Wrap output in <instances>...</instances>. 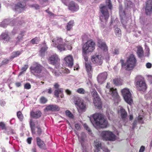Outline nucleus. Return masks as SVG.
<instances>
[{
    "label": "nucleus",
    "mask_w": 152,
    "mask_h": 152,
    "mask_svg": "<svg viewBox=\"0 0 152 152\" xmlns=\"http://www.w3.org/2000/svg\"><path fill=\"white\" fill-rule=\"evenodd\" d=\"M16 21V19H14L12 21H10L9 20H5L4 21H3L2 23H1V26L4 28L9 23V22H10L9 24L11 26H13L14 25V22H15Z\"/></svg>",
    "instance_id": "22"
},
{
    "label": "nucleus",
    "mask_w": 152,
    "mask_h": 152,
    "mask_svg": "<svg viewBox=\"0 0 152 152\" xmlns=\"http://www.w3.org/2000/svg\"><path fill=\"white\" fill-rule=\"evenodd\" d=\"M59 85L57 83H56L54 85V87L56 89H60L59 88Z\"/></svg>",
    "instance_id": "62"
},
{
    "label": "nucleus",
    "mask_w": 152,
    "mask_h": 152,
    "mask_svg": "<svg viewBox=\"0 0 152 152\" xmlns=\"http://www.w3.org/2000/svg\"><path fill=\"white\" fill-rule=\"evenodd\" d=\"M64 60L66 62V64L69 67L71 68L73 64L72 56L71 55H69L65 58Z\"/></svg>",
    "instance_id": "16"
},
{
    "label": "nucleus",
    "mask_w": 152,
    "mask_h": 152,
    "mask_svg": "<svg viewBox=\"0 0 152 152\" xmlns=\"http://www.w3.org/2000/svg\"><path fill=\"white\" fill-rule=\"evenodd\" d=\"M94 145L96 149L94 152H98L99 149L101 148V142L96 140L94 142Z\"/></svg>",
    "instance_id": "24"
},
{
    "label": "nucleus",
    "mask_w": 152,
    "mask_h": 152,
    "mask_svg": "<svg viewBox=\"0 0 152 152\" xmlns=\"http://www.w3.org/2000/svg\"><path fill=\"white\" fill-rule=\"evenodd\" d=\"M42 115V113L39 110L36 112L31 111L30 113L31 117L33 118H38L40 117Z\"/></svg>",
    "instance_id": "21"
},
{
    "label": "nucleus",
    "mask_w": 152,
    "mask_h": 152,
    "mask_svg": "<svg viewBox=\"0 0 152 152\" xmlns=\"http://www.w3.org/2000/svg\"><path fill=\"white\" fill-rule=\"evenodd\" d=\"M107 74L106 72L99 74L97 77L98 82L100 84H102L107 78Z\"/></svg>",
    "instance_id": "12"
},
{
    "label": "nucleus",
    "mask_w": 152,
    "mask_h": 152,
    "mask_svg": "<svg viewBox=\"0 0 152 152\" xmlns=\"http://www.w3.org/2000/svg\"><path fill=\"white\" fill-rule=\"evenodd\" d=\"M93 102L95 106L99 108L101 107L102 102L100 101V99L99 97H94V98Z\"/></svg>",
    "instance_id": "18"
},
{
    "label": "nucleus",
    "mask_w": 152,
    "mask_h": 152,
    "mask_svg": "<svg viewBox=\"0 0 152 152\" xmlns=\"http://www.w3.org/2000/svg\"><path fill=\"white\" fill-rule=\"evenodd\" d=\"M39 38L35 37L31 40V42L33 44H37L39 42Z\"/></svg>",
    "instance_id": "39"
},
{
    "label": "nucleus",
    "mask_w": 152,
    "mask_h": 152,
    "mask_svg": "<svg viewBox=\"0 0 152 152\" xmlns=\"http://www.w3.org/2000/svg\"><path fill=\"white\" fill-rule=\"evenodd\" d=\"M49 60L50 63L53 65L58 64L59 61L58 56L56 54L52 55L50 57Z\"/></svg>",
    "instance_id": "14"
},
{
    "label": "nucleus",
    "mask_w": 152,
    "mask_h": 152,
    "mask_svg": "<svg viewBox=\"0 0 152 152\" xmlns=\"http://www.w3.org/2000/svg\"><path fill=\"white\" fill-rule=\"evenodd\" d=\"M66 114V115L69 118H73L74 117L73 115L68 110H66L65 112Z\"/></svg>",
    "instance_id": "38"
},
{
    "label": "nucleus",
    "mask_w": 152,
    "mask_h": 152,
    "mask_svg": "<svg viewBox=\"0 0 152 152\" xmlns=\"http://www.w3.org/2000/svg\"><path fill=\"white\" fill-rule=\"evenodd\" d=\"M63 92V89L62 88L56 89L54 91V95L57 97L59 96V94Z\"/></svg>",
    "instance_id": "33"
},
{
    "label": "nucleus",
    "mask_w": 152,
    "mask_h": 152,
    "mask_svg": "<svg viewBox=\"0 0 152 152\" xmlns=\"http://www.w3.org/2000/svg\"><path fill=\"white\" fill-rule=\"evenodd\" d=\"M86 137V135L84 132H82L81 134L80 139L82 141H83Z\"/></svg>",
    "instance_id": "45"
},
{
    "label": "nucleus",
    "mask_w": 152,
    "mask_h": 152,
    "mask_svg": "<svg viewBox=\"0 0 152 152\" xmlns=\"http://www.w3.org/2000/svg\"><path fill=\"white\" fill-rule=\"evenodd\" d=\"M92 62L97 65H101L103 63V58L100 55L96 54L92 56Z\"/></svg>",
    "instance_id": "10"
},
{
    "label": "nucleus",
    "mask_w": 152,
    "mask_h": 152,
    "mask_svg": "<svg viewBox=\"0 0 152 152\" xmlns=\"http://www.w3.org/2000/svg\"><path fill=\"white\" fill-rule=\"evenodd\" d=\"M17 115L20 121H21L23 120V115L20 111H18L17 112Z\"/></svg>",
    "instance_id": "40"
},
{
    "label": "nucleus",
    "mask_w": 152,
    "mask_h": 152,
    "mask_svg": "<svg viewBox=\"0 0 152 152\" xmlns=\"http://www.w3.org/2000/svg\"><path fill=\"white\" fill-rule=\"evenodd\" d=\"M30 125L32 133L34 134H35V129L34 128V124L32 120H30Z\"/></svg>",
    "instance_id": "29"
},
{
    "label": "nucleus",
    "mask_w": 152,
    "mask_h": 152,
    "mask_svg": "<svg viewBox=\"0 0 152 152\" xmlns=\"http://www.w3.org/2000/svg\"><path fill=\"white\" fill-rule=\"evenodd\" d=\"M98 46L101 49L104 51L107 50V47L105 43L101 40H98Z\"/></svg>",
    "instance_id": "20"
},
{
    "label": "nucleus",
    "mask_w": 152,
    "mask_h": 152,
    "mask_svg": "<svg viewBox=\"0 0 152 152\" xmlns=\"http://www.w3.org/2000/svg\"><path fill=\"white\" fill-rule=\"evenodd\" d=\"M37 140L38 145L40 148H44V147L45 145V144L44 142L43 141L41 140L38 137L37 138Z\"/></svg>",
    "instance_id": "26"
},
{
    "label": "nucleus",
    "mask_w": 152,
    "mask_h": 152,
    "mask_svg": "<svg viewBox=\"0 0 152 152\" xmlns=\"http://www.w3.org/2000/svg\"><path fill=\"white\" fill-rule=\"evenodd\" d=\"M137 53L139 57H142L143 56V52L142 48L140 46L138 47Z\"/></svg>",
    "instance_id": "27"
},
{
    "label": "nucleus",
    "mask_w": 152,
    "mask_h": 152,
    "mask_svg": "<svg viewBox=\"0 0 152 152\" xmlns=\"http://www.w3.org/2000/svg\"><path fill=\"white\" fill-rule=\"evenodd\" d=\"M44 92H47L49 94H51L52 92V89L51 88H50L49 89H48L46 90H45Z\"/></svg>",
    "instance_id": "58"
},
{
    "label": "nucleus",
    "mask_w": 152,
    "mask_h": 152,
    "mask_svg": "<svg viewBox=\"0 0 152 152\" xmlns=\"http://www.w3.org/2000/svg\"><path fill=\"white\" fill-rule=\"evenodd\" d=\"M103 150L104 152H110V151L106 148H104Z\"/></svg>",
    "instance_id": "64"
},
{
    "label": "nucleus",
    "mask_w": 152,
    "mask_h": 152,
    "mask_svg": "<svg viewBox=\"0 0 152 152\" xmlns=\"http://www.w3.org/2000/svg\"><path fill=\"white\" fill-rule=\"evenodd\" d=\"M118 113H120L122 118L125 120L127 116V113L122 107H120L118 110Z\"/></svg>",
    "instance_id": "19"
},
{
    "label": "nucleus",
    "mask_w": 152,
    "mask_h": 152,
    "mask_svg": "<svg viewBox=\"0 0 152 152\" xmlns=\"http://www.w3.org/2000/svg\"><path fill=\"white\" fill-rule=\"evenodd\" d=\"M119 53V50L118 49H115L114 51H113V53L115 55L118 54Z\"/></svg>",
    "instance_id": "54"
},
{
    "label": "nucleus",
    "mask_w": 152,
    "mask_h": 152,
    "mask_svg": "<svg viewBox=\"0 0 152 152\" xmlns=\"http://www.w3.org/2000/svg\"><path fill=\"white\" fill-rule=\"evenodd\" d=\"M87 53H83V56L84 57V58L86 61H88V57L86 55Z\"/></svg>",
    "instance_id": "50"
},
{
    "label": "nucleus",
    "mask_w": 152,
    "mask_h": 152,
    "mask_svg": "<svg viewBox=\"0 0 152 152\" xmlns=\"http://www.w3.org/2000/svg\"><path fill=\"white\" fill-rule=\"evenodd\" d=\"M0 126L2 129H5V125L3 122H0Z\"/></svg>",
    "instance_id": "49"
},
{
    "label": "nucleus",
    "mask_w": 152,
    "mask_h": 152,
    "mask_svg": "<svg viewBox=\"0 0 152 152\" xmlns=\"http://www.w3.org/2000/svg\"><path fill=\"white\" fill-rule=\"evenodd\" d=\"M136 61L135 57L133 54L130 55L125 64L124 63V61L122 60H121L122 66H125V68L126 69L128 70H130L134 68L135 66Z\"/></svg>",
    "instance_id": "3"
},
{
    "label": "nucleus",
    "mask_w": 152,
    "mask_h": 152,
    "mask_svg": "<svg viewBox=\"0 0 152 152\" xmlns=\"http://www.w3.org/2000/svg\"><path fill=\"white\" fill-rule=\"evenodd\" d=\"M94 119V122L97 126L101 128H106L107 126L108 123L104 118L103 115L100 113H95L92 116Z\"/></svg>",
    "instance_id": "2"
},
{
    "label": "nucleus",
    "mask_w": 152,
    "mask_h": 152,
    "mask_svg": "<svg viewBox=\"0 0 152 152\" xmlns=\"http://www.w3.org/2000/svg\"><path fill=\"white\" fill-rule=\"evenodd\" d=\"M74 23L73 20H71L67 23L66 26V29L67 30L69 31L71 29Z\"/></svg>",
    "instance_id": "34"
},
{
    "label": "nucleus",
    "mask_w": 152,
    "mask_h": 152,
    "mask_svg": "<svg viewBox=\"0 0 152 152\" xmlns=\"http://www.w3.org/2000/svg\"><path fill=\"white\" fill-rule=\"evenodd\" d=\"M107 89L105 90L106 92L111 95L114 98L119 99L116 90L113 88H110L109 83H107L106 86Z\"/></svg>",
    "instance_id": "11"
},
{
    "label": "nucleus",
    "mask_w": 152,
    "mask_h": 152,
    "mask_svg": "<svg viewBox=\"0 0 152 152\" xmlns=\"http://www.w3.org/2000/svg\"><path fill=\"white\" fill-rule=\"evenodd\" d=\"M113 83L117 86L121 85L122 84V80L120 79H115L113 80Z\"/></svg>",
    "instance_id": "32"
},
{
    "label": "nucleus",
    "mask_w": 152,
    "mask_h": 152,
    "mask_svg": "<svg viewBox=\"0 0 152 152\" xmlns=\"http://www.w3.org/2000/svg\"><path fill=\"white\" fill-rule=\"evenodd\" d=\"M60 108L56 105H50L46 107L45 110H46L54 111H59Z\"/></svg>",
    "instance_id": "17"
},
{
    "label": "nucleus",
    "mask_w": 152,
    "mask_h": 152,
    "mask_svg": "<svg viewBox=\"0 0 152 152\" xmlns=\"http://www.w3.org/2000/svg\"><path fill=\"white\" fill-rule=\"evenodd\" d=\"M36 128L38 134V135H40L42 132L41 129L39 127H37Z\"/></svg>",
    "instance_id": "52"
},
{
    "label": "nucleus",
    "mask_w": 152,
    "mask_h": 152,
    "mask_svg": "<svg viewBox=\"0 0 152 152\" xmlns=\"http://www.w3.org/2000/svg\"><path fill=\"white\" fill-rule=\"evenodd\" d=\"M32 139V138L31 137H29L27 139V141L29 144H30L31 143Z\"/></svg>",
    "instance_id": "61"
},
{
    "label": "nucleus",
    "mask_w": 152,
    "mask_h": 152,
    "mask_svg": "<svg viewBox=\"0 0 152 152\" xmlns=\"http://www.w3.org/2000/svg\"><path fill=\"white\" fill-rule=\"evenodd\" d=\"M146 66L147 68H150L151 67L152 64L151 63H148L146 64Z\"/></svg>",
    "instance_id": "57"
},
{
    "label": "nucleus",
    "mask_w": 152,
    "mask_h": 152,
    "mask_svg": "<svg viewBox=\"0 0 152 152\" xmlns=\"http://www.w3.org/2000/svg\"><path fill=\"white\" fill-rule=\"evenodd\" d=\"M40 101L41 103L44 104L47 101V99L45 97L42 96L40 98Z\"/></svg>",
    "instance_id": "42"
},
{
    "label": "nucleus",
    "mask_w": 152,
    "mask_h": 152,
    "mask_svg": "<svg viewBox=\"0 0 152 152\" xmlns=\"http://www.w3.org/2000/svg\"><path fill=\"white\" fill-rule=\"evenodd\" d=\"M20 54V53L19 51L14 52L12 53V57L13 58L16 57L19 55Z\"/></svg>",
    "instance_id": "44"
},
{
    "label": "nucleus",
    "mask_w": 152,
    "mask_h": 152,
    "mask_svg": "<svg viewBox=\"0 0 152 152\" xmlns=\"http://www.w3.org/2000/svg\"><path fill=\"white\" fill-rule=\"evenodd\" d=\"M145 149V147L143 146L141 147L139 152H143Z\"/></svg>",
    "instance_id": "56"
},
{
    "label": "nucleus",
    "mask_w": 152,
    "mask_h": 152,
    "mask_svg": "<svg viewBox=\"0 0 152 152\" xmlns=\"http://www.w3.org/2000/svg\"><path fill=\"white\" fill-rule=\"evenodd\" d=\"M24 32H22L19 34L17 38V42H19L21 41L22 39V38L24 36Z\"/></svg>",
    "instance_id": "37"
},
{
    "label": "nucleus",
    "mask_w": 152,
    "mask_h": 152,
    "mask_svg": "<svg viewBox=\"0 0 152 152\" xmlns=\"http://www.w3.org/2000/svg\"><path fill=\"white\" fill-rule=\"evenodd\" d=\"M95 43L91 40L87 41L83 45V53H88L92 52L95 49Z\"/></svg>",
    "instance_id": "5"
},
{
    "label": "nucleus",
    "mask_w": 152,
    "mask_h": 152,
    "mask_svg": "<svg viewBox=\"0 0 152 152\" xmlns=\"http://www.w3.org/2000/svg\"><path fill=\"white\" fill-rule=\"evenodd\" d=\"M84 127L89 132H91V131L86 124H84Z\"/></svg>",
    "instance_id": "48"
},
{
    "label": "nucleus",
    "mask_w": 152,
    "mask_h": 152,
    "mask_svg": "<svg viewBox=\"0 0 152 152\" xmlns=\"http://www.w3.org/2000/svg\"><path fill=\"white\" fill-rule=\"evenodd\" d=\"M52 42H53V45L54 47L57 48L60 51L65 50V44L63 42L62 38L56 37L52 40Z\"/></svg>",
    "instance_id": "6"
},
{
    "label": "nucleus",
    "mask_w": 152,
    "mask_h": 152,
    "mask_svg": "<svg viewBox=\"0 0 152 152\" xmlns=\"http://www.w3.org/2000/svg\"><path fill=\"white\" fill-rule=\"evenodd\" d=\"M122 94L126 102L129 104L132 102V100L131 97V94L129 90L127 88H125L121 91Z\"/></svg>",
    "instance_id": "9"
},
{
    "label": "nucleus",
    "mask_w": 152,
    "mask_h": 152,
    "mask_svg": "<svg viewBox=\"0 0 152 152\" xmlns=\"http://www.w3.org/2000/svg\"><path fill=\"white\" fill-rule=\"evenodd\" d=\"M119 14L121 18V19H122L125 16V14L124 11H123L122 7L121 5L119 6Z\"/></svg>",
    "instance_id": "28"
},
{
    "label": "nucleus",
    "mask_w": 152,
    "mask_h": 152,
    "mask_svg": "<svg viewBox=\"0 0 152 152\" xmlns=\"http://www.w3.org/2000/svg\"><path fill=\"white\" fill-rule=\"evenodd\" d=\"M101 136L104 140H106L114 141L116 139V136L110 131H103Z\"/></svg>",
    "instance_id": "7"
},
{
    "label": "nucleus",
    "mask_w": 152,
    "mask_h": 152,
    "mask_svg": "<svg viewBox=\"0 0 152 152\" xmlns=\"http://www.w3.org/2000/svg\"><path fill=\"white\" fill-rule=\"evenodd\" d=\"M76 91L79 94H88V92L86 91L83 88H78Z\"/></svg>",
    "instance_id": "30"
},
{
    "label": "nucleus",
    "mask_w": 152,
    "mask_h": 152,
    "mask_svg": "<svg viewBox=\"0 0 152 152\" xmlns=\"http://www.w3.org/2000/svg\"><path fill=\"white\" fill-rule=\"evenodd\" d=\"M43 67L39 64L34 63L30 67L31 73L34 75L38 77L41 73Z\"/></svg>",
    "instance_id": "4"
},
{
    "label": "nucleus",
    "mask_w": 152,
    "mask_h": 152,
    "mask_svg": "<svg viewBox=\"0 0 152 152\" xmlns=\"http://www.w3.org/2000/svg\"><path fill=\"white\" fill-rule=\"evenodd\" d=\"M115 33L117 36H119L121 34V31L120 28H116L115 29Z\"/></svg>",
    "instance_id": "41"
},
{
    "label": "nucleus",
    "mask_w": 152,
    "mask_h": 152,
    "mask_svg": "<svg viewBox=\"0 0 152 152\" xmlns=\"http://www.w3.org/2000/svg\"><path fill=\"white\" fill-rule=\"evenodd\" d=\"M125 7L126 8L132 7L133 6L132 3L130 1H126L125 2Z\"/></svg>",
    "instance_id": "36"
},
{
    "label": "nucleus",
    "mask_w": 152,
    "mask_h": 152,
    "mask_svg": "<svg viewBox=\"0 0 152 152\" xmlns=\"http://www.w3.org/2000/svg\"><path fill=\"white\" fill-rule=\"evenodd\" d=\"M62 72L66 74H68L70 72L69 70L68 69L66 68L63 70Z\"/></svg>",
    "instance_id": "51"
},
{
    "label": "nucleus",
    "mask_w": 152,
    "mask_h": 152,
    "mask_svg": "<svg viewBox=\"0 0 152 152\" xmlns=\"http://www.w3.org/2000/svg\"><path fill=\"white\" fill-rule=\"evenodd\" d=\"M85 66L86 71L88 73V75L90 77L91 76V66L89 63H85Z\"/></svg>",
    "instance_id": "25"
},
{
    "label": "nucleus",
    "mask_w": 152,
    "mask_h": 152,
    "mask_svg": "<svg viewBox=\"0 0 152 152\" xmlns=\"http://www.w3.org/2000/svg\"><path fill=\"white\" fill-rule=\"evenodd\" d=\"M54 73L55 76L57 77L60 75L61 74V73H59L58 72V71H55Z\"/></svg>",
    "instance_id": "60"
},
{
    "label": "nucleus",
    "mask_w": 152,
    "mask_h": 152,
    "mask_svg": "<svg viewBox=\"0 0 152 152\" xmlns=\"http://www.w3.org/2000/svg\"><path fill=\"white\" fill-rule=\"evenodd\" d=\"M145 13L147 15H149L152 12V1L150 4L147 3L145 9Z\"/></svg>",
    "instance_id": "23"
},
{
    "label": "nucleus",
    "mask_w": 152,
    "mask_h": 152,
    "mask_svg": "<svg viewBox=\"0 0 152 152\" xmlns=\"http://www.w3.org/2000/svg\"><path fill=\"white\" fill-rule=\"evenodd\" d=\"M145 98L147 99H150L152 98V90L150 91L146 94L145 96Z\"/></svg>",
    "instance_id": "35"
},
{
    "label": "nucleus",
    "mask_w": 152,
    "mask_h": 152,
    "mask_svg": "<svg viewBox=\"0 0 152 152\" xmlns=\"http://www.w3.org/2000/svg\"><path fill=\"white\" fill-rule=\"evenodd\" d=\"M92 93L93 94V97L94 98L95 97H99V96L97 93L96 91H93L92 92Z\"/></svg>",
    "instance_id": "46"
},
{
    "label": "nucleus",
    "mask_w": 152,
    "mask_h": 152,
    "mask_svg": "<svg viewBox=\"0 0 152 152\" xmlns=\"http://www.w3.org/2000/svg\"><path fill=\"white\" fill-rule=\"evenodd\" d=\"M2 38L5 42H8L10 39L9 36L7 34L5 33L2 34Z\"/></svg>",
    "instance_id": "31"
},
{
    "label": "nucleus",
    "mask_w": 152,
    "mask_h": 152,
    "mask_svg": "<svg viewBox=\"0 0 152 152\" xmlns=\"http://www.w3.org/2000/svg\"><path fill=\"white\" fill-rule=\"evenodd\" d=\"M106 4H100L99 6L100 10L102 14L100 17V20L102 22H106L109 17L107 8L111 9L112 7L110 0H107Z\"/></svg>",
    "instance_id": "1"
},
{
    "label": "nucleus",
    "mask_w": 152,
    "mask_h": 152,
    "mask_svg": "<svg viewBox=\"0 0 152 152\" xmlns=\"http://www.w3.org/2000/svg\"><path fill=\"white\" fill-rule=\"evenodd\" d=\"M31 88V85L29 83H26L24 85L25 88L27 89H29Z\"/></svg>",
    "instance_id": "47"
},
{
    "label": "nucleus",
    "mask_w": 152,
    "mask_h": 152,
    "mask_svg": "<svg viewBox=\"0 0 152 152\" xmlns=\"http://www.w3.org/2000/svg\"><path fill=\"white\" fill-rule=\"evenodd\" d=\"M68 8L71 11H76L79 9V6L73 1L70 2L68 6Z\"/></svg>",
    "instance_id": "15"
},
{
    "label": "nucleus",
    "mask_w": 152,
    "mask_h": 152,
    "mask_svg": "<svg viewBox=\"0 0 152 152\" xmlns=\"http://www.w3.org/2000/svg\"><path fill=\"white\" fill-rule=\"evenodd\" d=\"M9 61L7 59H5L2 61V63L3 64H5L8 63Z\"/></svg>",
    "instance_id": "59"
},
{
    "label": "nucleus",
    "mask_w": 152,
    "mask_h": 152,
    "mask_svg": "<svg viewBox=\"0 0 152 152\" xmlns=\"http://www.w3.org/2000/svg\"><path fill=\"white\" fill-rule=\"evenodd\" d=\"M62 2L65 5H66L67 3L69 0H61Z\"/></svg>",
    "instance_id": "63"
},
{
    "label": "nucleus",
    "mask_w": 152,
    "mask_h": 152,
    "mask_svg": "<svg viewBox=\"0 0 152 152\" xmlns=\"http://www.w3.org/2000/svg\"><path fill=\"white\" fill-rule=\"evenodd\" d=\"M48 48L46 46L42 47L40 50V53H41V55L42 56V54L44 53L47 50Z\"/></svg>",
    "instance_id": "43"
},
{
    "label": "nucleus",
    "mask_w": 152,
    "mask_h": 152,
    "mask_svg": "<svg viewBox=\"0 0 152 152\" xmlns=\"http://www.w3.org/2000/svg\"><path fill=\"white\" fill-rule=\"evenodd\" d=\"M136 79L137 80L136 82L137 89L139 91H145L146 88V87L143 78L142 77L139 76L137 77Z\"/></svg>",
    "instance_id": "8"
},
{
    "label": "nucleus",
    "mask_w": 152,
    "mask_h": 152,
    "mask_svg": "<svg viewBox=\"0 0 152 152\" xmlns=\"http://www.w3.org/2000/svg\"><path fill=\"white\" fill-rule=\"evenodd\" d=\"M75 127L76 129L78 130L80 129V126L78 124H76L75 125Z\"/></svg>",
    "instance_id": "53"
},
{
    "label": "nucleus",
    "mask_w": 152,
    "mask_h": 152,
    "mask_svg": "<svg viewBox=\"0 0 152 152\" xmlns=\"http://www.w3.org/2000/svg\"><path fill=\"white\" fill-rule=\"evenodd\" d=\"M28 67V66L27 65H25L24 66L22 67V70L23 72L26 71Z\"/></svg>",
    "instance_id": "55"
},
{
    "label": "nucleus",
    "mask_w": 152,
    "mask_h": 152,
    "mask_svg": "<svg viewBox=\"0 0 152 152\" xmlns=\"http://www.w3.org/2000/svg\"><path fill=\"white\" fill-rule=\"evenodd\" d=\"M74 103L79 108L82 110H85L86 108V104L84 103L83 100L78 99L76 100H75Z\"/></svg>",
    "instance_id": "13"
}]
</instances>
